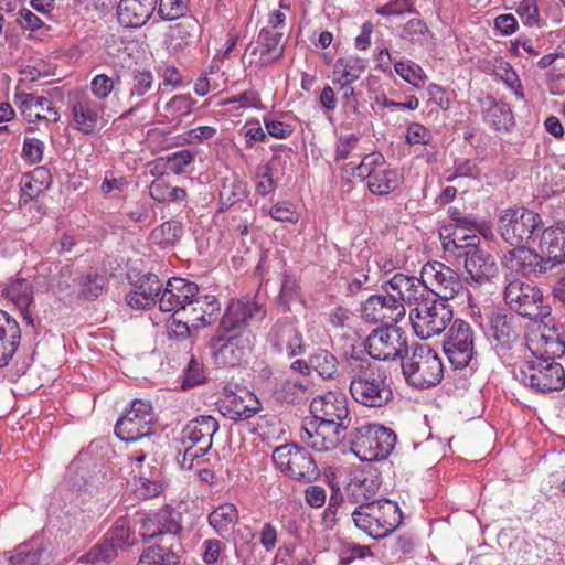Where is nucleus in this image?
<instances>
[{
  "instance_id": "f257e3e1",
  "label": "nucleus",
  "mask_w": 565,
  "mask_h": 565,
  "mask_svg": "<svg viewBox=\"0 0 565 565\" xmlns=\"http://www.w3.org/2000/svg\"><path fill=\"white\" fill-rule=\"evenodd\" d=\"M347 363L350 394L356 403L370 408H381L393 399L387 372L382 366L354 355Z\"/></svg>"
},
{
  "instance_id": "f03ea898",
  "label": "nucleus",
  "mask_w": 565,
  "mask_h": 565,
  "mask_svg": "<svg viewBox=\"0 0 565 565\" xmlns=\"http://www.w3.org/2000/svg\"><path fill=\"white\" fill-rule=\"evenodd\" d=\"M310 413L320 422L319 429L332 428L333 436L323 437L321 443L313 441L311 448L317 451L335 449L347 438V430L352 425L348 397L340 392H328L316 396L310 403Z\"/></svg>"
},
{
  "instance_id": "7ed1b4c3",
  "label": "nucleus",
  "mask_w": 565,
  "mask_h": 565,
  "mask_svg": "<svg viewBox=\"0 0 565 565\" xmlns=\"http://www.w3.org/2000/svg\"><path fill=\"white\" fill-rule=\"evenodd\" d=\"M351 515L355 526L375 540L386 537L402 523L398 504L387 499L362 502Z\"/></svg>"
},
{
  "instance_id": "20e7f679",
  "label": "nucleus",
  "mask_w": 565,
  "mask_h": 565,
  "mask_svg": "<svg viewBox=\"0 0 565 565\" xmlns=\"http://www.w3.org/2000/svg\"><path fill=\"white\" fill-rule=\"evenodd\" d=\"M396 434L379 424H364L349 435L351 451L362 461L387 458L396 445Z\"/></svg>"
},
{
  "instance_id": "39448f33",
  "label": "nucleus",
  "mask_w": 565,
  "mask_h": 565,
  "mask_svg": "<svg viewBox=\"0 0 565 565\" xmlns=\"http://www.w3.org/2000/svg\"><path fill=\"white\" fill-rule=\"evenodd\" d=\"M543 221L539 213L525 207H508L499 213L498 230L509 245L518 247L534 242L542 231Z\"/></svg>"
},
{
  "instance_id": "423d86ee",
  "label": "nucleus",
  "mask_w": 565,
  "mask_h": 565,
  "mask_svg": "<svg viewBox=\"0 0 565 565\" xmlns=\"http://www.w3.org/2000/svg\"><path fill=\"white\" fill-rule=\"evenodd\" d=\"M402 372L407 383L418 388L437 385L444 374L438 354L429 345L418 343L402 360Z\"/></svg>"
},
{
  "instance_id": "0eeeda50",
  "label": "nucleus",
  "mask_w": 565,
  "mask_h": 565,
  "mask_svg": "<svg viewBox=\"0 0 565 565\" xmlns=\"http://www.w3.org/2000/svg\"><path fill=\"white\" fill-rule=\"evenodd\" d=\"M503 296L512 311L530 320H543L551 315V307L541 289L520 279L510 280Z\"/></svg>"
},
{
  "instance_id": "6e6552de",
  "label": "nucleus",
  "mask_w": 565,
  "mask_h": 565,
  "mask_svg": "<svg viewBox=\"0 0 565 565\" xmlns=\"http://www.w3.org/2000/svg\"><path fill=\"white\" fill-rule=\"evenodd\" d=\"M514 376L524 385L542 393L559 391L565 385V371L559 363L534 356L526 358Z\"/></svg>"
},
{
  "instance_id": "1a4fd4ad",
  "label": "nucleus",
  "mask_w": 565,
  "mask_h": 565,
  "mask_svg": "<svg viewBox=\"0 0 565 565\" xmlns=\"http://www.w3.org/2000/svg\"><path fill=\"white\" fill-rule=\"evenodd\" d=\"M271 458L278 470L297 481L311 483L320 477L313 456L297 444L277 447Z\"/></svg>"
},
{
  "instance_id": "9d476101",
  "label": "nucleus",
  "mask_w": 565,
  "mask_h": 565,
  "mask_svg": "<svg viewBox=\"0 0 565 565\" xmlns=\"http://www.w3.org/2000/svg\"><path fill=\"white\" fill-rule=\"evenodd\" d=\"M452 317V307L433 296L409 311L413 330L420 339L440 334L451 322Z\"/></svg>"
},
{
  "instance_id": "9b49d317",
  "label": "nucleus",
  "mask_w": 565,
  "mask_h": 565,
  "mask_svg": "<svg viewBox=\"0 0 565 565\" xmlns=\"http://www.w3.org/2000/svg\"><path fill=\"white\" fill-rule=\"evenodd\" d=\"M152 405L146 399L132 401L115 425L116 436L126 443H135L156 433Z\"/></svg>"
},
{
  "instance_id": "f8f14e48",
  "label": "nucleus",
  "mask_w": 565,
  "mask_h": 565,
  "mask_svg": "<svg viewBox=\"0 0 565 565\" xmlns=\"http://www.w3.org/2000/svg\"><path fill=\"white\" fill-rule=\"evenodd\" d=\"M407 340V334L403 329L394 324L383 326L371 331L364 341V348L374 360H403L409 350Z\"/></svg>"
},
{
  "instance_id": "ddd939ff",
  "label": "nucleus",
  "mask_w": 565,
  "mask_h": 565,
  "mask_svg": "<svg viewBox=\"0 0 565 565\" xmlns=\"http://www.w3.org/2000/svg\"><path fill=\"white\" fill-rule=\"evenodd\" d=\"M255 342L253 332L215 334L210 340V349L216 364L236 366L246 361Z\"/></svg>"
},
{
  "instance_id": "4468645a",
  "label": "nucleus",
  "mask_w": 565,
  "mask_h": 565,
  "mask_svg": "<svg viewBox=\"0 0 565 565\" xmlns=\"http://www.w3.org/2000/svg\"><path fill=\"white\" fill-rule=\"evenodd\" d=\"M422 278L433 297L448 302L463 291L460 275L440 262H428L422 267Z\"/></svg>"
},
{
  "instance_id": "2eb2a0df",
  "label": "nucleus",
  "mask_w": 565,
  "mask_h": 565,
  "mask_svg": "<svg viewBox=\"0 0 565 565\" xmlns=\"http://www.w3.org/2000/svg\"><path fill=\"white\" fill-rule=\"evenodd\" d=\"M443 349L455 369L466 367L475 354V332L470 323L455 319L443 342Z\"/></svg>"
},
{
  "instance_id": "dca6fc26",
  "label": "nucleus",
  "mask_w": 565,
  "mask_h": 565,
  "mask_svg": "<svg viewBox=\"0 0 565 565\" xmlns=\"http://www.w3.org/2000/svg\"><path fill=\"white\" fill-rule=\"evenodd\" d=\"M382 289L385 295H372L363 302L362 318L371 323L395 324L405 317V306L394 298L385 282L382 285Z\"/></svg>"
},
{
  "instance_id": "f3484780",
  "label": "nucleus",
  "mask_w": 565,
  "mask_h": 565,
  "mask_svg": "<svg viewBox=\"0 0 565 565\" xmlns=\"http://www.w3.org/2000/svg\"><path fill=\"white\" fill-rule=\"evenodd\" d=\"M266 310L257 301L249 299H232L221 318L216 330L220 334L252 332L249 321L256 317H264Z\"/></svg>"
},
{
  "instance_id": "a211bd4d",
  "label": "nucleus",
  "mask_w": 565,
  "mask_h": 565,
  "mask_svg": "<svg viewBox=\"0 0 565 565\" xmlns=\"http://www.w3.org/2000/svg\"><path fill=\"white\" fill-rule=\"evenodd\" d=\"M182 530L180 514L170 508L161 509L156 513L145 514L140 519L139 534L143 542L171 535L172 540L180 544Z\"/></svg>"
},
{
  "instance_id": "6ab92c4d",
  "label": "nucleus",
  "mask_w": 565,
  "mask_h": 565,
  "mask_svg": "<svg viewBox=\"0 0 565 565\" xmlns=\"http://www.w3.org/2000/svg\"><path fill=\"white\" fill-rule=\"evenodd\" d=\"M267 342L277 353H287L288 356H296L303 353L302 333L297 327V321L291 317L278 318L270 327L267 334Z\"/></svg>"
},
{
  "instance_id": "aec40b11",
  "label": "nucleus",
  "mask_w": 565,
  "mask_h": 565,
  "mask_svg": "<svg viewBox=\"0 0 565 565\" xmlns=\"http://www.w3.org/2000/svg\"><path fill=\"white\" fill-rule=\"evenodd\" d=\"M199 292V286L181 277L170 278L161 290L158 303L163 312L188 313V307L193 297Z\"/></svg>"
},
{
  "instance_id": "412c9836",
  "label": "nucleus",
  "mask_w": 565,
  "mask_h": 565,
  "mask_svg": "<svg viewBox=\"0 0 565 565\" xmlns=\"http://www.w3.org/2000/svg\"><path fill=\"white\" fill-rule=\"evenodd\" d=\"M394 298L405 303H414L418 307V303L425 302L433 295L429 292L427 285L424 282V278H417L404 274H395L390 280L385 281Z\"/></svg>"
},
{
  "instance_id": "4be33fe9",
  "label": "nucleus",
  "mask_w": 565,
  "mask_h": 565,
  "mask_svg": "<svg viewBox=\"0 0 565 565\" xmlns=\"http://www.w3.org/2000/svg\"><path fill=\"white\" fill-rule=\"evenodd\" d=\"M541 253L531 248L518 246L504 255V264L508 269L515 271L524 277H537L552 270Z\"/></svg>"
},
{
  "instance_id": "5701e85b",
  "label": "nucleus",
  "mask_w": 565,
  "mask_h": 565,
  "mask_svg": "<svg viewBox=\"0 0 565 565\" xmlns=\"http://www.w3.org/2000/svg\"><path fill=\"white\" fill-rule=\"evenodd\" d=\"M2 297L17 307L26 326L35 329L33 317V308H35L34 286L31 281L22 277L11 279L3 288Z\"/></svg>"
},
{
  "instance_id": "b1692460",
  "label": "nucleus",
  "mask_w": 565,
  "mask_h": 565,
  "mask_svg": "<svg viewBox=\"0 0 565 565\" xmlns=\"http://www.w3.org/2000/svg\"><path fill=\"white\" fill-rule=\"evenodd\" d=\"M218 411L228 419L239 422L253 417L260 411L257 397L245 388L225 394L218 405Z\"/></svg>"
},
{
  "instance_id": "393cba45",
  "label": "nucleus",
  "mask_w": 565,
  "mask_h": 565,
  "mask_svg": "<svg viewBox=\"0 0 565 565\" xmlns=\"http://www.w3.org/2000/svg\"><path fill=\"white\" fill-rule=\"evenodd\" d=\"M162 282L152 273L141 275L132 282L131 290L126 295V303L135 310H149L159 300Z\"/></svg>"
},
{
  "instance_id": "a878e982",
  "label": "nucleus",
  "mask_w": 565,
  "mask_h": 565,
  "mask_svg": "<svg viewBox=\"0 0 565 565\" xmlns=\"http://www.w3.org/2000/svg\"><path fill=\"white\" fill-rule=\"evenodd\" d=\"M459 259H463L468 277L476 282L490 280L498 274L493 255L481 248L479 244L469 246L463 254H459Z\"/></svg>"
},
{
  "instance_id": "bb28decb",
  "label": "nucleus",
  "mask_w": 565,
  "mask_h": 565,
  "mask_svg": "<svg viewBox=\"0 0 565 565\" xmlns=\"http://www.w3.org/2000/svg\"><path fill=\"white\" fill-rule=\"evenodd\" d=\"M153 84L154 78L151 72L135 71L129 90V107L117 117L115 122L131 119L132 117H136L138 122L143 120L146 117L140 116V113L148 102V98L143 97L152 89Z\"/></svg>"
},
{
  "instance_id": "cd10ccee",
  "label": "nucleus",
  "mask_w": 565,
  "mask_h": 565,
  "mask_svg": "<svg viewBox=\"0 0 565 565\" xmlns=\"http://www.w3.org/2000/svg\"><path fill=\"white\" fill-rule=\"evenodd\" d=\"M218 422L210 415H201L191 419L181 431V443L201 446V450L212 448V439L218 430Z\"/></svg>"
},
{
  "instance_id": "c85d7f7f",
  "label": "nucleus",
  "mask_w": 565,
  "mask_h": 565,
  "mask_svg": "<svg viewBox=\"0 0 565 565\" xmlns=\"http://www.w3.org/2000/svg\"><path fill=\"white\" fill-rule=\"evenodd\" d=\"M282 39L284 34L281 32L263 28L258 33L255 45L249 44L247 50L253 56L259 55L257 63L260 66H267L282 57L285 52Z\"/></svg>"
},
{
  "instance_id": "c756f323",
  "label": "nucleus",
  "mask_w": 565,
  "mask_h": 565,
  "mask_svg": "<svg viewBox=\"0 0 565 565\" xmlns=\"http://www.w3.org/2000/svg\"><path fill=\"white\" fill-rule=\"evenodd\" d=\"M103 105L88 95L82 94L72 104L74 128L84 135H90L96 129Z\"/></svg>"
},
{
  "instance_id": "7c9ffc66",
  "label": "nucleus",
  "mask_w": 565,
  "mask_h": 565,
  "mask_svg": "<svg viewBox=\"0 0 565 565\" xmlns=\"http://www.w3.org/2000/svg\"><path fill=\"white\" fill-rule=\"evenodd\" d=\"M541 257L551 269L565 262V225L552 226L542 231L539 243Z\"/></svg>"
},
{
  "instance_id": "2f4dec72",
  "label": "nucleus",
  "mask_w": 565,
  "mask_h": 565,
  "mask_svg": "<svg viewBox=\"0 0 565 565\" xmlns=\"http://www.w3.org/2000/svg\"><path fill=\"white\" fill-rule=\"evenodd\" d=\"M489 323L491 335L500 347L511 349L518 341L521 328L518 318L513 313L504 310L494 311Z\"/></svg>"
},
{
  "instance_id": "473e14b6",
  "label": "nucleus",
  "mask_w": 565,
  "mask_h": 565,
  "mask_svg": "<svg viewBox=\"0 0 565 565\" xmlns=\"http://www.w3.org/2000/svg\"><path fill=\"white\" fill-rule=\"evenodd\" d=\"M156 9V0H120L117 6L118 21L126 28H139L149 21Z\"/></svg>"
},
{
  "instance_id": "72a5a7b5",
  "label": "nucleus",
  "mask_w": 565,
  "mask_h": 565,
  "mask_svg": "<svg viewBox=\"0 0 565 565\" xmlns=\"http://www.w3.org/2000/svg\"><path fill=\"white\" fill-rule=\"evenodd\" d=\"M21 340V328L15 318L0 309V367L14 356Z\"/></svg>"
},
{
  "instance_id": "f704fd0d",
  "label": "nucleus",
  "mask_w": 565,
  "mask_h": 565,
  "mask_svg": "<svg viewBox=\"0 0 565 565\" xmlns=\"http://www.w3.org/2000/svg\"><path fill=\"white\" fill-rule=\"evenodd\" d=\"M188 317L196 329L200 322L202 326H210L216 321L221 310V303L213 295H200L193 297L188 307Z\"/></svg>"
},
{
  "instance_id": "c9c22d12",
  "label": "nucleus",
  "mask_w": 565,
  "mask_h": 565,
  "mask_svg": "<svg viewBox=\"0 0 565 565\" xmlns=\"http://www.w3.org/2000/svg\"><path fill=\"white\" fill-rule=\"evenodd\" d=\"M310 366L324 381H337L342 377L339 360L329 350L316 349L310 354Z\"/></svg>"
},
{
  "instance_id": "e433bc0d",
  "label": "nucleus",
  "mask_w": 565,
  "mask_h": 565,
  "mask_svg": "<svg viewBox=\"0 0 565 565\" xmlns=\"http://www.w3.org/2000/svg\"><path fill=\"white\" fill-rule=\"evenodd\" d=\"M483 120L495 130H508L514 125L510 106L503 102H497L493 97L487 96L484 102Z\"/></svg>"
},
{
  "instance_id": "4c0bfd02",
  "label": "nucleus",
  "mask_w": 565,
  "mask_h": 565,
  "mask_svg": "<svg viewBox=\"0 0 565 565\" xmlns=\"http://www.w3.org/2000/svg\"><path fill=\"white\" fill-rule=\"evenodd\" d=\"M529 350L534 358L554 361L565 354V342L554 333L541 334L539 338L531 339Z\"/></svg>"
},
{
  "instance_id": "58836bf2",
  "label": "nucleus",
  "mask_w": 565,
  "mask_h": 565,
  "mask_svg": "<svg viewBox=\"0 0 565 565\" xmlns=\"http://www.w3.org/2000/svg\"><path fill=\"white\" fill-rule=\"evenodd\" d=\"M309 385L301 380L285 379L273 388V397L280 404H300L308 392Z\"/></svg>"
},
{
  "instance_id": "ea45409f",
  "label": "nucleus",
  "mask_w": 565,
  "mask_h": 565,
  "mask_svg": "<svg viewBox=\"0 0 565 565\" xmlns=\"http://www.w3.org/2000/svg\"><path fill=\"white\" fill-rule=\"evenodd\" d=\"M207 521L218 536L225 537L238 522L237 508L233 503L221 504L209 514Z\"/></svg>"
},
{
  "instance_id": "a19ab883",
  "label": "nucleus",
  "mask_w": 565,
  "mask_h": 565,
  "mask_svg": "<svg viewBox=\"0 0 565 565\" xmlns=\"http://www.w3.org/2000/svg\"><path fill=\"white\" fill-rule=\"evenodd\" d=\"M366 65L363 58L358 56L340 57L335 61L333 73L338 76L337 83L352 84L360 78Z\"/></svg>"
},
{
  "instance_id": "79ce46f5",
  "label": "nucleus",
  "mask_w": 565,
  "mask_h": 565,
  "mask_svg": "<svg viewBox=\"0 0 565 565\" xmlns=\"http://www.w3.org/2000/svg\"><path fill=\"white\" fill-rule=\"evenodd\" d=\"M286 163L287 160H282L281 154L275 151L268 163L257 167L256 178L259 180L256 181L255 188L259 195L265 196L274 191V172L278 171L277 166H280L282 170Z\"/></svg>"
},
{
  "instance_id": "37998d69",
  "label": "nucleus",
  "mask_w": 565,
  "mask_h": 565,
  "mask_svg": "<svg viewBox=\"0 0 565 565\" xmlns=\"http://www.w3.org/2000/svg\"><path fill=\"white\" fill-rule=\"evenodd\" d=\"M200 31V23L194 18H184L171 28L170 45L173 50H182L189 46L198 32Z\"/></svg>"
},
{
  "instance_id": "c03bdc74",
  "label": "nucleus",
  "mask_w": 565,
  "mask_h": 565,
  "mask_svg": "<svg viewBox=\"0 0 565 565\" xmlns=\"http://www.w3.org/2000/svg\"><path fill=\"white\" fill-rule=\"evenodd\" d=\"M117 556L114 544L104 539L84 553L78 562L85 565H109Z\"/></svg>"
},
{
  "instance_id": "a18cd8bd",
  "label": "nucleus",
  "mask_w": 565,
  "mask_h": 565,
  "mask_svg": "<svg viewBox=\"0 0 565 565\" xmlns=\"http://www.w3.org/2000/svg\"><path fill=\"white\" fill-rule=\"evenodd\" d=\"M399 185V178L395 170L382 168L373 172L367 179V186L374 194L385 195L395 191Z\"/></svg>"
},
{
  "instance_id": "49530a36",
  "label": "nucleus",
  "mask_w": 565,
  "mask_h": 565,
  "mask_svg": "<svg viewBox=\"0 0 565 565\" xmlns=\"http://www.w3.org/2000/svg\"><path fill=\"white\" fill-rule=\"evenodd\" d=\"M480 238L477 234L465 232L460 227H455L449 236L443 238V247L446 252L454 254L459 259V254H463L469 246L478 245Z\"/></svg>"
},
{
  "instance_id": "de8ad7c7",
  "label": "nucleus",
  "mask_w": 565,
  "mask_h": 565,
  "mask_svg": "<svg viewBox=\"0 0 565 565\" xmlns=\"http://www.w3.org/2000/svg\"><path fill=\"white\" fill-rule=\"evenodd\" d=\"M150 196L160 202H182L186 198V192L182 188L171 186L164 178L160 177L153 180L149 186Z\"/></svg>"
},
{
  "instance_id": "09e8293b",
  "label": "nucleus",
  "mask_w": 565,
  "mask_h": 565,
  "mask_svg": "<svg viewBox=\"0 0 565 565\" xmlns=\"http://www.w3.org/2000/svg\"><path fill=\"white\" fill-rule=\"evenodd\" d=\"M401 38L415 45L424 46L433 39V32L425 21L411 19L403 26Z\"/></svg>"
},
{
  "instance_id": "8fccbe9b",
  "label": "nucleus",
  "mask_w": 565,
  "mask_h": 565,
  "mask_svg": "<svg viewBox=\"0 0 565 565\" xmlns=\"http://www.w3.org/2000/svg\"><path fill=\"white\" fill-rule=\"evenodd\" d=\"M120 83L118 73L113 72L111 75L97 74L90 81V92L97 102L105 100L115 90L116 86Z\"/></svg>"
},
{
  "instance_id": "3c124183",
  "label": "nucleus",
  "mask_w": 565,
  "mask_h": 565,
  "mask_svg": "<svg viewBox=\"0 0 565 565\" xmlns=\"http://www.w3.org/2000/svg\"><path fill=\"white\" fill-rule=\"evenodd\" d=\"M44 548L40 545H19L9 558L10 565H41Z\"/></svg>"
},
{
  "instance_id": "603ef678",
  "label": "nucleus",
  "mask_w": 565,
  "mask_h": 565,
  "mask_svg": "<svg viewBox=\"0 0 565 565\" xmlns=\"http://www.w3.org/2000/svg\"><path fill=\"white\" fill-rule=\"evenodd\" d=\"M190 0H158V15L166 21L183 18L189 9Z\"/></svg>"
},
{
  "instance_id": "864d4df0",
  "label": "nucleus",
  "mask_w": 565,
  "mask_h": 565,
  "mask_svg": "<svg viewBox=\"0 0 565 565\" xmlns=\"http://www.w3.org/2000/svg\"><path fill=\"white\" fill-rule=\"evenodd\" d=\"M105 276L97 273H87L81 277V296L86 300L99 297L105 286Z\"/></svg>"
},
{
  "instance_id": "5fc2aeb1",
  "label": "nucleus",
  "mask_w": 565,
  "mask_h": 565,
  "mask_svg": "<svg viewBox=\"0 0 565 565\" xmlns=\"http://www.w3.org/2000/svg\"><path fill=\"white\" fill-rule=\"evenodd\" d=\"M131 534L132 532L128 526L127 518H119L104 539L113 543L115 550L118 552L119 548L126 545H132L130 542Z\"/></svg>"
},
{
  "instance_id": "6e6d98bb",
  "label": "nucleus",
  "mask_w": 565,
  "mask_h": 565,
  "mask_svg": "<svg viewBox=\"0 0 565 565\" xmlns=\"http://www.w3.org/2000/svg\"><path fill=\"white\" fill-rule=\"evenodd\" d=\"M191 328H194L188 313L173 312L168 321V334L171 339L185 340L191 335Z\"/></svg>"
},
{
  "instance_id": "4d7b16f0",
  "label": "nucleus",
  "mask_w": 565,
  "mask_h": 565,
  "mask_svg": "<svg viewBox=\"0 0 565 565\" xmlns=\"http://www.w3.org/2000/svg\"><path fill=\"white\" fill-rule=\"evenodd\" d=\"M195 102L190 95H175L164 106L168 117L180 118L192 113Z\"/></svg>"
},
{
  "instance_id": "13d9d810",
  "label": "nucleus",
  "mask_w": 565,
  "mask_h": 565,
  "mask_svg": "<svg viewBox=\"0 0 565 565\" xmlns=\"http://www.w3.org/2000/svg\"><path fill=\"white\" fill-rule=\"evenodd\" d=\"M384 166V157L380 152L366 154L355 168V175L361 179H370L373 172L381 170Z\"/></svg>"
},
{
  "instance_id": "bf43d9fd",
  "label": "nucleus",
  "mask_w": 565,
  "mask_h": 565,
  "mask_svg": "<svg viewBox=\"0 0 565 565\" xmlns=\"http://www.w3.org/2000/svg\"><path fill=\"white\" fill-rule=\"evenodd\" d=\"M183 227L180 222L168 221L157 227L152 235L164 244H173L182 236Z\"/></svg>"
},
{
  "instance_id": "052dcab7",
  "label": "nucleus",
  "mask_w": 565,
  "mask_h": 565,
  "mask_svg": "<svg viewBox=\"0 0 565 565\" xmlns=\"http://www.w3.org/2000/svg\"><path fill=\"white\" fill-rule=\"evenodd\" d=\"M246 194V185L242 181L233 180L230 183H224L220 192L221 199L230 205L242 201Z\"/></svg>"
},
{
  "instance_id": "680f3d73",
  "label": "nucleus",
  "mask_w": 565,
  "mask_h": 565,
  "mask_svg": "<svg viewBox=\"0 0 565 565\" xmlns=\"http://www.w3.org/2000/svg\"><path fill=\"white\" fill-rule=\"evenodd\" d=\"M375 12L381 15H401L405 12H415L413 0H391L388 3L377 7Z\"/></svg>"
},
{
  "instance_id": "e2e57ef3",
  "label": "nucleus",
  "mask_w": 565,
  "mask_h": 565,
  "mask_svg": "<svg viewBox=\"0 0 565 565\" xmlns=\"http://www.w3.org/2000/svg\"><path fill=\"white\" fill-rule=\"evenodd\" d=\"M523 23L527 26L537 25L540 22V13L536 0H522L516 9Z\"/></svg>"
},
{
  "instance_id": "0e129e2a",
  "label": "nucleus",
  "mask_w": 565,
  "mask_h": 565,
  "mask_svg": "<svg viewBox=\"0 0 565 565\" xmlns=\"http://www.w3.org/2000/svg\"><path fill=\"white\" fill-rule=\"evenodd\" d=\"M33 117L36 119H45L51 122H56L60 119V114L53 106L52 100L46 97L39 96L36 108L33 109Z\"/></svg>"
},
{
  "instance_id": "69168bd1",
  "label": "nucleus",
  "mask_w": 565,
  "mask_h": 565,
  "mask_svg": "<svg viewBox=\"0 0 565 565\" xmlns=\"http://www.w3.org/2000/svg\"><path fill=\"white\" fill-rule=\"evenodd\" d=\"M192 161L193 154L189 150H181L168 157L167 169L174 174H180Z\"/></svg>"
},
{
  "instance_id": "338daca9",
  "label": "nucleus",
  "mask_w": 565,
  "mask_h": 565,
  "mask_svg": "<svg viewBox=\"0 0 565 565\" xmlns=\"http://www.w3.org/2000/svg\"><path fill=\"white\" fill-rule=\"evenodd\" d=\"M202 559L205 564H215L222 561L221 552L224 548V544L216 539H209L203 542Z\"/></svg>"
},
{
  "instance_id": "774afa93",
  "label": "nucleus",
  "mask_w": 565,
  "mask_h": 565,
  "mask_svg": "<svg viewBox=\"0 0 565 565\" xmlns=\"http://www.w3.org/2000/svg\"><path fill=\"white\" fill-rule=\"evenodd\" d=\"M43 142L38 138H25L23 142V157L30 163H39L43 158Z\"/></svg>"
}]
</instances>
